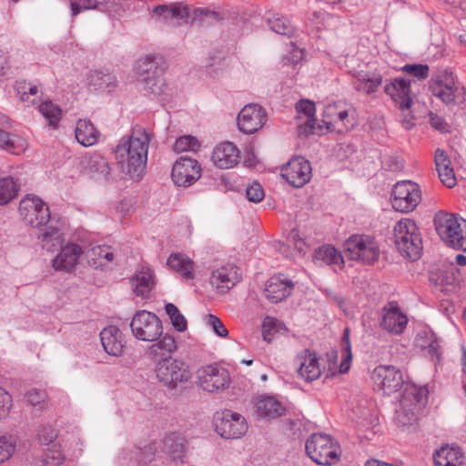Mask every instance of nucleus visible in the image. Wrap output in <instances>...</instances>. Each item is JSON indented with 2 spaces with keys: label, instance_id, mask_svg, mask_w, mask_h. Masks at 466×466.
Here are the masks:
<instances>
[{
  "label": "nucleus",
  "instance_id": "obj_38",
  "mask_svg": "<svg viewBox=\"0 0 466 466\" xmlns=\"http://www.w3.org/2000/svg\"><path fill=\"white\" fill-rule=\"evenodd\" d=\"M26 141L0 128V147L14 155H20L26 149Z\"/></svg>",
  "mask_w": 466,
  "mask_h": 466
},
{
  "label": "nucleus",
  "instance_id": "obj_29",
  "mask_svg": "<svg viewBox=\"0 0 466 466\" xmlns=\"http://www.w3.org/2000/svg\"><path fill=\"white\" fill-rule=\"evenodd\" d=\"M167 265L187 280L195 278V263L185 254H171L167 260Z\"/></svg>",
  "mask_w": 466,
  "mask_h": 466
},
{
  "label": "nucleus",
  "instance_id": "obj_15",
  "mask_svg": "<svg viewBox=\"0 0 466 466\" xmlns=\"http://www.w3.org/2000/svg\"><path fill=\"white\" fill-rule=\"evenodd\" d=\"M266 120L267 114L261 106L248 104L238 116V127L245 134H253L264 126Z\"/></svg>",
  "mask_w": 466,
  "mask_h": 466
},
{
  "label": "nucleus",
  "instance_id": "obj_55",
  "mask_svg": "<svg viewBox=\"0 0 466 466\" xmlns=\"http://www.w3.org/2000/svg\"><path fill=\"white\" fill-rule=\"evenodd\" d=\"M46 393L41 390H30L25 395L26 401L37 410H43L46 402Z\"/></svg>",
  "mask_w": 466,
  "mask_h": 466
},
{
  "label": "nucleus",
  "instance_id": "obj_11",
  "mask_svg": "<svg viewBox=\"0 0 466 466\" xmlns=\"http://www.w3.org/2000/svg\"><path fill=\"white\" fill-rule=\"evenodd\" d=\"M198 379L199 387L208 392L223 390L230 383L228 370L218 364H210L199 369Z\"/></svg>",
  "mask_w": 466,
  "mask_h": 466
},
{
  "label": "nucleus",
  "instance_id": "obj_14",
  "mask_svg": "<svg viewBox=\"0 0 466 466\" xmlns=\"http://www.w3.org/2000/svg\"><path fill=\"white\" fill-rule=\"evenodd\" d=\"M281 176L294 187H301L311 178L310 163L302 157L291 158L281 169Z\"/></svg>",
  "mask_w": 466,
  "mask_h": 466
},
{
  "label": "nucleus",
  "instance_id": "obj_5",
  "mask_svg": "<svg viewBox=\"0 0 466 466\" xmlns=\"http://www.w3.org/2000/svg\"><path fill=\"white\" fill-rule=\"evenodd\" d=\"M433 223L437 234L441 239L454 249L463 248L464 237L461 224L455 214L448 213L443 210L438 211L433 218Z\"/></svg>",
  "mask_w": 466,
  "mask_h": 466
},
{
  "label": "nucleus",
  "instance_id": "obj_58",
  "mask_svg": "<svg viewBox=\"0 0 466 466\" xmlns=\"http://www.w3.org/2000/svg\"><path fill=\"white\" fill-rule=\"evenodd\" d=\"M156 449L150 444L147 445L144 448H137L136 449V460L139 464H147L154 459Z\"/></svg>",
  "mask_w": 466,
  "mask_h": 466
},
{
  "label": "nucleus",
  "instance_id": "obj_42",
  "mask_svg": "<svg viewBox=\"0 0 466 466\" xmlns=\"http://www.w3.org/2000/svg\"><path fill=\"white\" fill-rule=\"evenodd\" d=\"M164 74H157L153 76L143 78L144 89L148 95L161 96L166 95L168 86L163 77Z\"/></svg>",
  "mask_w": 466,
  "mask_h": 466
},
{
  "label": "nucleus",
  "instance_id": "obj_36",
  "mask_svg": "<svg viewBox=\"0 0 466 466\" xmlns=\"http://www.w3.org/2000/svg\"><path fill=\"white\" fill-rule=\"evenodd\" d=\"M177 349L175 338L169 334H166L157 342L153 343L147 350L148 355L155 360L167 358Z\"/></svg>",
  "mask_w": 466,
  "mask_h": 466
},
{
  "label": "nucleus",
  "instance_id": "obj_51",
  "mask_svg": "<svg viewBox=\"0 0 466 466\" xmlns=\"http://www.w3.org/2000/svg\"><path fill=\"white\" fill-rule=\"evenodd\" d=\"M200 145L198 139L192 136H183L177 138L173 146L174 151L181 153L184 151H197Z\"/></svg>",
  "mask_w": 466,
  "mask_h": 466
},
{
  "label": "nucleus",
  "instance_id": "obj_49",
  "mask_svg": "<svg viewBox=\"0 0 466 466\" xmlns=\"http://www.w3.org/2000/svg\"><path fill=\"white\" fill-rule=\"evenodd\" d=\"M16 442L12 435H0V463L8 461L14 454Z\"/></svg>",
  "mask_w": 466,
  "mask_h": 466
},
{
  "label": "nucleus",
  "instance_id": "obj_28",
  "mask_svg": "<svg viewBox=\"0 0 466 466\" xmlns=\"http://www.w3.org/2000/svg\"><path fill=\"white\" fill-rule=\"evenodd\" d=\"M416 345L423 351L424 355L431 360L440 362L441 358V342L431 331L420 333L416 338Z\"/></svg>",
  "mask_w": 466,
  "mask_h": 466
},
{
  "label": "nucleus",
  "instance_id": "obj_20",
  "mask_svg": "<svg viewBox=\"0 0 466 466\" xmlns=\"http://www.w3.org/2000/svg\"><path fill=\"white\" fill-rule=\"evenodd\" d=\"M429 280L435 287H441L443 292H450L455 286H459L463 281L460 269L453 264H451L444 269L431 271Z\"/></svg>",
  "mask_w": 466,
  "mask_h": 466
},
{
  "label": "nucleus",
  "instance_id": "obj_40",
  "mask_svg": "<svg viewBox=\"0 0 466 466\" xmlns=\"http://www.w3.org/2000/svg\"><path fill=\"white\" fill-rule=\"evenodd\" d=\"M88 262L95 268L103 267L114 259V253L108 246H96L86 253Z\"/></svg>",
  "mask_w": 466,
  "mask_h": 466
},
{
  "label": "nucleus",
  "instance_id": "obj_30",
  "mask_svg": "<svg viewBox=\"0 0 466 466\" xmlns=\"http://www.w3.org/2000/svg\"><path fill=\"white\" fill-rule=\"evenodd\" d=\"M131 284L134 293L141 298H148L155 286L153 271L149 268H143L133 276Z\"/></svg>",
  "mask_w": 466,
  "mask_h": 466
},
{
  "label": "nucleus",
  "instance_id": "obj_13",
  "mask_svg": "<svg viewBox=\"0 0 466 466\" xmlns=\"http://www.w3.org/2000/svg\"><path fill=\"white\" fill-rule=\"evenodd\" d=\"M201 167L191 157H181L173 165L171 177L178 187H189L200 177Z\"/></svg>",
  "mask_w": 466,
  "mask_h": 466
},
{
  "label": "nucleus",
  "instance_id": "obj_62",
  "mask_svg": "<svg viewBox=\"0 0 466 466\" xmlns=\"http://www.w3.org/2000/svg\"><path fill=\"white\" fill-rule=\"evenodd\" d=\"M12 407L11 395L0 387V420L5 418Z\"/></svg>",
  "mask_w": 466,
  "mask_h": 466
},
{
  "label": "nucleus",
  "instance_id": "obj_44",
  "mask_svg": "<svg viewBox=\"0 0 466 466\" xmlns=\"http://www.w3.org/2000/svg\"><path fill=\"white\" fill-rule=\"evenodd\" d=\"M37 238L41 242L43 248L47 250L58 247L61 243L59 230L54 227H48L38 235Z\"/></svg>",
  "mask_w": 466,
  "mask_h": 466
},
{
  "label": "nucleus",
  "instance_id": "obj_27",
  "mask_svg": "<svg viewBox=\"0 0 466 466\" xmlns=\"http://www.w3.org/2000/svg\"><path fill=\"white\" fill-rule=\"evenodd\" d=\"M465 457L460 448L442 446L433 454L435 466H466Z\"/></svg>",
  "mask_w": 466,
  "mask_h": 466
},
{
  "label": "nucleus",
  "instance_id": "obj_7",
  "mask_svg": "<svg viewBox=\"0 0 466 466\" xmlns=\"http://www.w3.org/2000/svg\"><path fill=\"white\" fill-rule=\"evenodd\" d=\"M390 201L396 211L411 212L421 201L420 187L410 180L399 181L392 188Z\"/></svg>",
  "mask_w": 466,
  "mask_h": 466
},
{
  "label": "nucleus",
  "instance_id": "obj_50",
  "mask_svg": "<svg viewBox=\"0 0 466 466\" xmlns=\"http://www.w3.org/2000/svg\"><path fill=\"white\" fill-rule=\"evenodd\" d=\"M22 87H27V83L25 81L16 82V90L21 101L27 103V105H34L38 97V87L32 84H28V91L21 90Z\"/></svg>",
  "mask_w": 466,
  "mask_h": 466
},
{
  "label": "nucleus",
  "instance_id": "obj_32",
  "mask_svg": "<svg viewBox=\"0 0 466 466\" xmlns=\"http://www.w3.org/2000/svg\"><path fill=\"white\" fill-rule=\"evenodd\" d=\"M75 136L80 145L90 147L97 142L100 133L89 119H79L76 122Z\"/></svg>",
  "mask_w": 466,
  "mask_h": 466
},
{
  "label": "nucleus",
  "instance_id": "obj_46",
  "mask_svg": "<svg viewBox=\"0 0 466 466\" xmlns=\"http://www.w3.org/2000/svg\"><path fill=\"white\" fill-rule=\"evenodd\" d=\"M39 112L48 120L49 125L56 127L61 118L62 110L51 101L43 102L39 106Z\"/></svg>",
  "mask_w": 466,
  "mask_h": 466
},
{
  "label": "nucleus",
  "instance_id": "obj_57",
  "mask_svg": "<svg viewBox=\"0 0 466 466\" xmlns=\"http://www.w3.org/2000/svg\"><path fill=\"white\" fill-rule=\"evenodd\" d=\"M37 437L41 444L48 445L57 437L56 431L50 425H42L37 431Z\"/></svg>",
  "mask_w": 466,
  "mask_h": 466
},
{
  "label": "nucleus",
  "instance_id": "obj_1",
  "mask_svg": "<svg viewBox=\"0 0 466 466\" xmlns=\"http://www.w3.org/2000/svg\"><path fill=\"white\" fill-rule=\"evenodd\" d=\"M149 134L141 127H135L128 138L123 137L113 152L121 172L133 179H140L147 165Z\"/></svg>",
  "mask_w": 466,
  "mask_h": 466
},
{
  "label": "nucleus",
  "instance_id": "obj_47",
  "mask_svg": "<svg viewBox=\"0 0 466 466\" xmlns=\"http://www.w3.org/2000/svg\"><path fill=\"white\" fill-rule=\"evenodd\" d=\"M427 399L428 390L425 388L411 386L405 390L402 402L409 400L412 404L422 406L427 402Z\"/></svg>",
  "mask_w": 466,
  "mask_h": 466
},
{
  "label": "nucleus",
  "instance_id": "obj_39",
  "mask_svg": "<svg viewBox=\"0 0 466 466\" xmlns=\"http://www.w3.org/2000/svg\"><path fill=\"white\" fill-rule=\"evenodd\" d=\"M314 260L326 265L342 266L344 263L341 253L334 247L323 245L315 250Z\"/></svg>",
  "mask_w": 466,
  "mask_h": 466
},
{
  "label": "nucleus",
  "instance_id": "obj_59",
  "mask_svg": "<svg viewBox=\"0 0 466 466\" xmlns=\"http://www.w3.org/2000/svg\"><path fill=\"white\" fill-rule=\"evenodd\" d=\"M339 113L337 105H329L323 112L322 122L326 125L327 129L332 130L336 127V119Z\"/></svg>",
  "mask_w": 466,
  "mask_h": 466
},
{
  "label": "nucleus",
  "instance_id": "obj_35",
  "mask_svg": "<svg viewBox=\"0 0 466 466\" xmlns=\"http://www.w3.org/2000/svg\"><path fill=\"white\" fill-rule=\"evenodd\" d=\"M137 74L143 78L153 76L157 74H164L165 66L161 56H147L137 62Z\"/></svg>",
  "mask_w": 466,
  "mask_h": 466
},
{
  "label": "nucleus",
  "instance_id": "obj_24",
  "mask_svg": "<svg viewBox=\"0 0 466 466\" xmlns=\"http://www.w3.org/2000/svg\"><path fill=\"white\" fill-rule=\"evenodd\" d=\"M100 340L105 351L112 356L119 357L124 350L123 334L114 325L104 328L100 332Z\"/></svg>",
  "mask_w": 466,
  "mask_h": 466
},
{
  "label": "nucleus",
  "instance_id": "obj_31",
  "mask_svg": "<svg viewBox=\"0 0 466 466\" xmlns=\"http://www.w3.org/2000/svg\"><path fill=\"white\" fill-rule=\"evenodd\" d=\"M435 166L439 177L447 187H452L456 185L454 171L450 167L451 161L445 151L438 148L435 151Z\"/></svg>",
  "mask_w": 466,
  "mask_h": 466
},
{
  "label": "nucleus",
  "instance_id": "obj_26",
  "mask_svg": "<svg viewBox=\"0 0 466 466\" xmlns=\"http://www.w3.org/2000/svg\"><path fill=\"white\" fill-rule=\"evenodd\" d=\"M296 110L299 114H303L307 117L306 121L298 127L299 134L305 136L318 134L317 129L320 130L321 127L316 126L315 104L310 100L302 99L296 104Z\"/></svg>",
  "mask_w": 466,
  "mask_h": 466
},
{
  "label": "nucleus",
  "instance_id": "obj_37",
  "mask_svg": "<svg viewBox=\"0 0 466 466\" xmlns=\"http://www.w3.org/2000/svg\"><path fill=\"white\" fill-rule=\"evenodd\" d=\"M87 83L94 90L111 92L116 86V77L111 73L93 71L87 76Z\"/></svg>",
  "mask_w": 466,
  "mask_h": 466
},
{
  "label": "nucleus",
  "instance_id": "obj_48",
  "mask_svg": "<svg viewBox=\"0 0 466 466\" xmlns=\"http://www.w3.org/2000/svg\"><path fill=\"white\" fill-rule=\"evenodd\" d=\"M167 314L172 322L173 327L179 332H183L187 328V319L179 312L177 307L173 303H167L165 307Z\"/></svg>",
  "mask_w": 466,
  "mask_h": 466
},
{
  "label": "nucleus",
  "instance_id": "obj_34",
  "mask_svg": "<svg viewBox=\"0 0 466 466\" xmlns=\"http://www.w3.org/2000/svg\"><path fill=\"white\" fill-rule=\"evenodd\" d=\"M153 15L163 17L165 20L183 19L190 16V8L182 3H174L170 5H159L153 8Z\"/></svg>",
  "mask_w": 466,
  "mask_h": 466
},
{
  "label": "nucleus",
  "instance_id": "obj_21",
  "mask_svg": "<svg viewBox=\"0 0 466 466\" xmlns=\"http://www.w3.org/2000/svg\"><path fill=\"white\" fill-rule=\"evenodd\" d=\"M293 289L294 283L284 275L273 276L268 280L264 294L271 303L276 304L286 299Z\"/></svg>",
  "mask_w": 466,
  "mask_h": 466
},
{
  "label": "nucleus",
  "instance_id": "obj_56",
  "mask_svg": "<svg viewBox=\"0 0 466 466\" xmlns=\"http://www.w3.org/2000/svg\"><path fill=\"white\" fill-rule=\"evenodd\" d=\"M169 453L174 461L182 460L186 453V446L182 439L172 440L168 438L166 441Z\"/></svg>",
  "mask_w": 466,
  "mask_h": 466
},
{
  "label": "nucleus",
  "instance_id": "obj_25",
  "mask_svg": "<svg viewBox=\"0 0 466 466\" xmlns=\"http://www.w3.org/2000/svg\"><path fill=\"white\" fill-rule=\"evenodd\" d=\"M83 252L82 247L77 244L66 245L53 260V267L56 270L71 271Z\"/></svg>",
  "mask_w": 466,
  "mask_h": 466
},
{
  "label": "nucleus",
  "instance_id": "obj_60",
  "mask_svg": "<svg viewBox=\"0 0 466 466\" xmlns=\"http://www.w3.org/2000/svg\"><path fill=\"white\" fill-rule=\"evenodd\" d=\"M264 189L258 182H253L246 189L247 198L254 203H258L264 198Z\"/></svg>",
  "mask_w": 466,
  "mask_h": 466
},
{
  "label": "nucleus",
  "instance_id": "obj_6",
  "mask_svg": "<svg viewBox=\"0 0 466 466\" xmlns=\"http://www.w3.org/2000/svg\"><path fill=\"white\" fill-rule=\"evenodd\" d=\"M346 255L352 260L372 264L379 259L380 248L374 238L368 235H353L344 244Z\"/></svg>",
  "mask_w": 466,
  "mask_h": 466
},
{
  "label": "nucleus",
  "instance_id": "obj_45",
  "mask_svg": "<svg viewBox=\"0 0 466 466\" xmlns=\"http://www.w3.org/2000/svg\"><path fill=\"white\" fill-rule=\"evenodd\" d=\"M269 28L275 33L290 37L294 33V26L289 20L284 16H274L268 18Z\"/></svg>",
  "mask_w": 466,
  "mask_h": 466
},
{
  "label": "nucleus",
  "instance_id": "obj_52",
  "mask_svg": "<svg viewBox=\"0 0 466 466\" xmlns=\"http://www.w3.org/2000/svg\"><path fill=\"white\" fill-rule=\"evenodd\" d=\"M353 113L354 110L351 113L349 110H339L336 119V127H338L339 131H349L353 128L356 124Z\"/></svg>",
  "mask_w": 466,
  "mask_h": 466
},
{
  "label": "nucleus",
  "instance_id": "obj_64",
  "mask_svg": "<svg viewBox=\"0 0 466 466\" xmlns=\"http://www.w3.org/2000/svg\"><path fill=\"white\" fill-rule=\"evenodd\" d=\"M190 15L193 19H198L203 16L209 17L214 20H218L219 18V14L218 12L207 7L195 8Z\"/></svg>",
  "mask_w": 466,
  "mask_h": 466
},
{
  "label": "nucleus",
  "instance_id": "obj_23",
  "mask_svg": "<svg viewBox=\"0 0 466 466\" xmlns=\"http://www.w3.org/2000/svg\"><path fill=\"white\" fill-rule=\"evenodd\" d=\"M453 86L454 79L451 72H446L443 77L431 78L429 82V88L432 95L440 98L446 105L454 102Z\"/></svg>",
  "mask_w": 466,
  "mask_h": 466
},
{
  "label": "nucleus",
  "instance_id": "obj_16",
  "mask_svg": "<svg viewBox=\"0 0 466 466\" xmlns=\"http://www.w3.org/2000/svg\"><path fill=\"white\" fill-rule=\"evenodd\" d=\"M407 324L408 318L396 301H390L383 307L380 322L381 329L391 334L400 335L404 332Z\"/></svg>",
  "mask_w": 466,
  "mask_h": 466
},
{
  "label": "nucleus",
  "instance_id": "obj_2",
  "mask_svg": "<svg viewBox=\"0 0 466 466\" xmlns=\"http://www.w3.org/2000/svg\"><path fill=\"white\" fill-rule=\"evenodd\" d=\"M307 455L317 464L329 466L337 463L341 455L339 442L326 433H313L305 443Z\"/></svg>",
  "mask_w": 466,
  "mask_h": 466
},
{
  "label": "nucleus",
  "instance_id": "obj_10",
  "mask_svg": "<svg viewBox=\"0 0 466 466\" xmlns=\"http://www.w3.org/2000/svg\"><path fill=\"white\" fill-rule=\"evenodd\" d=\"M19 213L23 221L32 228H40L50 220L48 206L36 196H26L19 204Z\"/></svg>",
  "mask_w": 466,
  "mask_h": 466
},
{
  "label": "nucleus",
  "instance_id": "obj_53",
  "mask_svg": "<svg viewBox=\"0 0 466 466\" xmlns=\"http://www.w3.org/2000/svg\"><path fill=\"white\" fill-rule=\"evenodd\" d=\"M382 84V76L379 74H372V76L366 79L360 86H355V90L363 92L366 95H371L377 92L379 86Z\"/></svg>",
  "mask_w": 466,
  "mask_h": 466
},
{
  "label": "nucleus",
  "instance_id": "obj_22",
  "mask_svg": "<svg viewBox=\"0 0 466 466\" xmlns=\"http://www.w3.org/2000/svg\"><path fill=\"white\" fill-rule=\"evenodd\" d=\"M211 158L217 167L231 168L239 163L240 152L233 143L224 142L214 148Z\"/></svg>",
  "mask_w": 466,
  "mask_h": 466
},
{
  "label": "nucleus",
  "instance_id": "obj_54",
  "mask_svg": "<svg viewBox=\"0 0 466 466\" xmlns=\"http://www.w3.org/2000/svg\"><path fill=\"white\" fill-rule=\"evenodd\" d=\"M401 70L418 80H425L429 77L430 67L422 64H407L401 67Z\"/></svg>",
  "mask_w": 466,
  "mask_h": 466
},
{
  "label": "nucleus",
  "instance_id": "obj_43",
  "mask_svg": "<svg viewBox=\"0 0 466 466\" xmlns=\"http://www.w3.org/2000/svg\"><path fill=\"white\" fill-rule=\"evenodd\" d=\"M342 361L339 366L340 373H346L350 368L352 360L351 345L350 340V329L346 328L341 338Z\"/></svg>",
  "mask_w": 466,
  "mask_h": 466
},
{
  "label": "nucleus",
  "instance_id": "obj_19",
  "mask_svg": "<svg viewBox=\"0 0 466 466\" xmlns=\"http://www.w3.org/2000/svg\"><path fill=\"white\" fill-rule=\"evenodd\" d=\"M384 91L396 103L400 110L409 109L412 105L410 96V81L405 78H395L386 84Z\"/></svg>",
  "mask_w": 466,
  "mask_h": 466
},
{
  "label": "nucleus",
  "instance_id": "obj_33",
  "mask_svg": "<svg viewBox=\"0 0 466 466\" xmlns=\"http://www.w3.org/2000/svg\"><path fill=\"white\" fill-rule=\"evenodd\" d=\"M256 413L261 418H278L284 414L285 409L274 397L260 396L256 400Z\"/></svg>",
  "mask_w": 466,
  "mask_h": 466
},
{
  "label": "nucleus",
  "instance_id": "obj_3",
  "mask_svg": "<svg viewBox=\"0 0 466 466\" xmlns=\"http://www.w3.org/2000/svg\"><path fill=\"white\" fill-rule=\"evenodd\" d=\"M156 377L159 383L168 390H177L191 378L189 366L171 356L158 360L155 366Z\"/></svg>",
  "mask_w": 466,
  "mask_h": 466
},
{
  "label": "nucleus",
  "instance_id": "obj_41",
  "mask_svg": "<svg viewBox=\"0 0 466 466\" xmlns=\"http://www.w3.org/2000/svg\"><path fill=\"white\" fill-rule=\"evenodd\" d=\"M20 186L12 177L0 178V205H6L18 195Z\"/></svg>",
  "mask_w": 466,
  "mask_h": 466
},
{
  "label": "nucleus",
  "instance_id": "obj_18",
  "mask_svg": "<svg viewBox=\"0 0 466 466\" xmlns=\"http://www.w3.org/2000/svg\"><path fill=\"white\" fill-rule=\"evenodd\" d=\"M298 375L307 382L317 380L320 374L319 360L316 353L306 349L300 351L294 360Z\"/></svg>",
  "mask_w": 466,
  "mask_h": 466
},
{
  "label": "nucleus",
  "instance_id": "obj_61",
  "mask_svg": "<svg viewBox=\"0 0 466 466\" xmlns=\"http://www.w3.org/2000/svg\"><path fill=\"white\" fill-rule=\"evenodd\" d=\"M96 0H75L71 2L72 15H78L83 10L95 9L97 7Z\"/></svg>",
  "mask_w": 466,
  "mask_h": 466
},
{
  "label": "nucleus",
  "instance_id": "obj_9",
  "mask_svg": "<svg viewBox=\"0 0 466 466\" xmlns=\"http://www.w3.org/2000/svg\"><path fill=\"white\" fill-rule=\"evenodd\" d=\"M133 335L140 340L155 341L163 333L159 318L147 310H138L130 322Z\"/></svg>",
  "mask_w": 466,
  "mask_h": 466
},
{
  "label": "nucleus",
  "instance_id": "obj_12",
  "mask_svg": "<svg viewBox=\"0 0 466 466\" xmlns=\"http://www.w3.org/2000/svg\"><path fill=\"white\" fill-rule=\"evenodd\" d=\"M372 380L387 395L398 391L404 383L402 372L391 365H380L372 373Z\"/></svg>",
  "mask_w": 466,
  "mask_h": 466
},
{
  "label": "nucleus",
  "instance_id": "obj_17",
  "mask_svg": "<svg viewBox=\"0 0 466 466\" xmlns=\"http://www.w3.org/2000/svg\"><path fill=\"white\" fill-rule=\"evenodd\" d=\"M242 279V272L233 264L222 266L214 270L210 277L211 285L219 293H227Z\"/></svg>",
  "mask_w": 466,
  "mask_h": 466
},
{
  "label": "nucleus",
  "instance_id": "obj_4",
  "mask_svg": "<svg viewBox=\"0 0 466 466\" xmlns=\"http://www.w3.org/2000/svg\"><path fill=\"white\" fill-rule=\"evenodd\" d=\"M393 231L394 242L400 253L410 260L418 259L422 249V241L415 222L402 218L395 225Z\"/></svg>",
  "mask_w": 466,
  "mask_h": 466
},
{
  "label": "nucleus",
  "instance_id": "obj_8",
  "mask_svg": "<svg viewBox=\"0 0 466 466\" xmlns=\"http://www.w3.org/2000/svg\"><path fill=\"white\" fill-rule=\"evenodd\" d=\"M215 430L222 438L238 439L248 431L246 419L231 410L217 411L213 418Z\"/></svg>",
  "mask_w": 466,
  "mask_h": 466
},
{
  "label": "nucleus",
  "instance_id": "obj_63",
  "mask_svg": "<svg viewBox=\"0 0 466 466\" xmlns=\"http://www.w3.org/2000/svg\"><path fill=\"white\" fill-rule=\"evenodd\" d=\"M208 324L212 327L214 332L219 337L225 338L228 336V331L221 319L215 315L208 316Z\"/></svg>",
  "mask_w": 466,
  "mask_h": 466
}]
</instances>
